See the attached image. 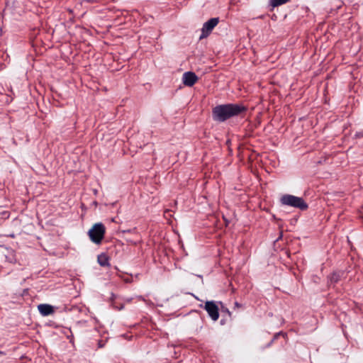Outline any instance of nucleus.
<instances>
[{
  "mask_svg": "<svg viewBox=\"0 0 363 363\" xmlns=\"http://www.w3.org/2000/svg\"><path fill=\"white\" fill-rule=\"evenodd\" d=\"M343 272H333L330 277H329V281L331 284L337 283L340 279L342 275H343Z\"/></svg>",
  "mask_w": 363,
  "mask_h": 363,
  "instance_id": "6e6552de",
  "label": "nucleus"
},
{
  "mask_svg": "<svg viewBox=\"0 0 363 363\" xmlns=\"http://www.w3.org/2000/svg\"><path fill=\"white\" fill-rule=\"evenodd\" d=\"M246 110V107L242 104H221L213 108L212 116L216 121L224 122L232 117L239 116Z\"/></svg>",
  "mask_w": 363,
  "mask_h": 363,
  "instance_id": "f257e3e1",
  "label": "nucleus"
},
{
  "mask_svg": "<svg viewBox=\"0 0 363 363\" xmlns=\"http://www.w3.org/2000/svg\"><path fill=\"white\" fill-rule=\"evenodd\" d=\"M123 305H122V304H121L120 306H115V308H118V310H121V309L123 308Z\"/></svg>",
  "mask_w": 363,
  "mask_h": 363,
  "instance_id": "4468645a",
  "label": "nucleus"
},
{
  "mask_svg": "<svg viewBox=\"0 0 363 363\" xmlns=\"http://www.w3.org/2000/svg\"><path fill=\"white\" fill-rule=\"evenodd\" d=\"M198 81V77L193 72H186L183 74L182 82L185 86H192Z\"/></svg>",
  "mask_w": 363,
  "mask_h": 363,
  "instance_id": "423d86ee",
  "label": "nucleus"
},
{
  "mask_svg": "<svg viewBox=\"0 0 363 363\" xmlns=\"http://www.w3.org/2000/svg\"><path fill=\"white\" fill-rule=\"evenodd\" d=\"M205 310L207 311L209 317L214 321L219 318V309L216 303L213 301H208L205 303Z\"/></svg>",
  "mask_w": 363,
  "mask_h": 363,
  "instance_id": "39448f33",
  "label": "nucleus"
},
{
  "mask_svg": "<svg viewBox=\"0 0 363 363\" xmlns=\"http://www.w3.org/2000/svg\"><path fill=\"white\" fill-rule=\"evenodd\" d=\"M235 307L240 308V307H241V304H240V303H238V302H235Z\"/></svg>",
  "mask_w": 363,
  "mask_h": 363,
  "instance_id": "ddd939ff",
  "label": "nucleus"
},
{
  "mask_svg": "<svg viewBox=\"0 0 363 363\" xmlns=\"http://www.w3.org/2000/svg\"><path fill=\"white\" fill-rule=\"evenodd\" d=\"M98 262L102 266L105 267L108 265V257L105 254H101L98 256Z\"/></svg>",
  "mask_w": 363,
  "mask_h": 363,
  "instance_id": "1a4fd4ad",
  "label": "nucleus"
},
{
  "mask_svg": "<svg viewBox=\"0 0 363 363\" xmlns=\"http://www.w3.org/2000/svg\"><path fill=\"white\" fill-rule=\"evenodd\" d=\"M38 311L41 315L47 316L54 313V308L49 304H40L38 306Z\"/></svg>",
  "mask_w": 363,
  "mask_h": 363,
  "instance_id": "0eeeda50",
  "label": "nucleus"
},
{
  "mask_svg": "<svg viewBox=\"0 0 363 363\" xmlns=\"http://www.w3.org/2000/svg\"><path fill=\"white\" fill-rule=\"evenodd\" d=\"M130 230H122L121 233H130ZM121 233V231H118L117 232V234L119 235Z\"/></svg>",
  "mask_w": 363,
  "mask_h": 363,
  "instance_id": "f8f14e48",
  "label": "nucleus"
},
{
  "mask_svg": "<svg viewBox=\"0 0 363 363\" xmlns=\"http://www.w3.org/2000/svg\"><path fill=\"white\" fill-rule=\"evenodd\" d=\"M280 202L284 206L296 208L301 211H306L308 208V205L303 198L291 194L283 195L280 199Z\"/></svg>",
  "mask_w": 363,
  "mask_h": 363,
  "instance_id": "f03ea898",
  "label": "nucleus"
},
{
  "mask_svg": "<svg viewBox=\"0 0 363 363\" xmlns=\"http://www.w3.org/2000/svg\"><path fill=\"white\" fill-rule=\"evenodd\" d=\"M125 281L128 282L129 281V279H125Z\"/></svg>",
  "mask_w": 363,
  "mask_h": 363,
  "instance_id": "2eb2a0df",
  "label": "nucleus"
},
{
  "mask_svg": "<svg viewBox=\"0 0 363 363\" xmlns=\"http://www.w3.org/2000/svg\"><path fill=\"white\" fill-rule=\"evenodd\" d=\"M290 0H269V3L272 6L277 7L284 4H286Z\"/></svg>",
  "mask_w": 363,
  "mask_h": 363,
  "instance_id": "9d476101",
  "label": "nucleus"
},
{
  "mask_svg": "<svg viewBox=\"0 0 363 363\" xmlns=\"http://www.w3.org/2000/svg\"><path fill=\"white\" fill-rule=\"evenodd\" d=\"M218 18H212L204 23L201 28V35H200V39L208 37L213 29L218 25Z\"/></svg>",
  "mask_w": 363,
  "mask_h": 363,
  "instance_id": "20e7f679",
  "label": "nucleus"
},
{
  "mask_svg": "<svg viewBox=\"0 0 363 363\" xmlns=\"http://www.w3.org/2000/svg\"><path fill=\"white\" fill-rule=\"evenodd\" d=\"M121 11H115L114 15H115V25L116 24V21L118 20V25H121L122 23V21L119 20V18L121 16Z\"/></svg>",
  "mask_w": 363,
  "mask_h": 363,
  "instance_id": "9b49d317",
  "label": "nucleus"
},
{
  "mask_svg": "<svg viewBox=\"0 0 363 363\" xmlns=\"http://www.w3.org/2000/svg\"><path fill=\"white\" fill-rule=\"evenodd\" d=\"M105 226L101 223H97L88 231V235L94 243L96 245L101 244L105 234Z\"/></svg>",
  "mask_w": 363,
  "mask_h": 363,
  "instance_id": "7ed1b4c3",
  "label": "nucleus"
}]
</instances>
